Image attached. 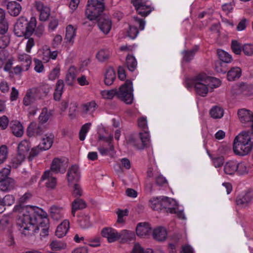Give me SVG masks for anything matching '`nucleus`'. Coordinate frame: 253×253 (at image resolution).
<instances>
[{
    "label": "nucleus",
    "instance_id": "1",
    "mask_svg": "<svg viewBox=\"0 0 253 253\" xmlns=\"http://www.w3.org/2000/svg\"><path fill=\"white\" fill-rule=\"evenodd\" d=\"M13 211L18 213L16 225L22 235L29 237L40 230L41 236L48 235L49 222L46 212L41 210L39 213L32 207L21 205L15 206Z\"/></svg>",
    "mask_w": 253,
    "mask_h": 253
},
{
    "label": "nucleus",
    "instance_id": "2",
    "mask_svg": "<svg viewBox=\"0 0 253 253\" xmlns=\"http://www.w3.org/2000/svg\"><path fill=\"white\" fill-rule=\"evenodd\" d=\"M251 133L249 131H243L235 137L233 149L236 155L245 156L252 150L253 139L250 136Z\"/></svg>",
    "mask_w": 253,
    "mask_h": 253
},
{
    "label": "nucleus",
    "instance_id": "3",
    "mask_svg": "<svg viewBox=\"0 0 253 253\" xmlns=\"http://www.w3.org/2000/svg\"><path fill=\"white\" fill-rule=\"evenodd\" d=\"M37 25V20L34 17L31 18L29 21L24 17H20L14 27V32L17 37H30L34 33Z\"/></svg>",
    "mask_w": 253,
    "mask_h": 253
},
{
    "label": "nucleus",
    "instance_id": "4",
    "mask_svg": "<svg viewBox=\"0 0 253 253\" xmlns=\"http://www.w3.org/2000/svg\"><path fill=\"white\" fill-rule=\"evenodd\" d=\"M185 82L187 88L194 86L196 93L202 97L206 96L211 89L205 73L199 74L192 79H186Z\"/></svg>",
    "mask_w": 253,
    "mask_h": 253
},
{
    "label": "nucleus",
    "instance_id": "5",
    "mask_svg": "<svg viewBox=\"0 0 253 253\" xmlns=\"http://www.w3.org/2000/svg\"><path fill=\"white\" fill-rule=\"evenodd\" d=\"M104 0H88L85 15L90 20H95L103 11Z\"/></svg>",
    "mask_w": 253,
    "mask_h": 253
},
{
    "label": "nucleus",
    "instance_id": "6",
    "mask_svg": "<svg viewBox=\"0 0 253 253\" xmlns=\"http://www.w3.org/2000/svg\"><path fill=\"white\" fill-rule=\"evenodd\" d=\"M117 97L127 104H131L133 100L132 83L126 80L117 89Z\"/></svg>",
    "mask_w": 253,
    "mask_h": 253
},
{
    "label": "nucleus",
    "instance_id": "7",
    "mask_svg": "<svg viewBox=\"0 0 253 253\" xmlns=\"http://www.w3.org/2000/svg\"><path fill=\"white\" fill-rule=\"evenodd\" d=\"M163 203V209L167 210V212L176 214L180 219H185L183 211L178 209V206L175 200L168 197L164 196Z\"/></svg>",
    "mask_w": 253,
    "mask_h": 253
},
{
    "label": "nucleus",
    "instance_id": "8",
    "mask_svg": "<svg viewBox=\"0 0 253 253\" xmlns=\"http://www.w3.org/2000/svg\"><path fill=\"white\" fill-rule=\"evenodd\" d=\"M148 0H131V3L138 14L145 17L152 11Z\"/></svg>",
    "mask_w": 253,
    "mask_h": 253
},
{
    "label": "nucleus",
    "instance_id": "9",
    "mask_svg": "<svg viewBox=\"0 0 253 253\" xmlns=\"http://www.w3.org/2000/svg\"><path fill=\"white\" fill-rule=\"evenodd\" d=\"M133 24V25L129 26V29L127 32V36L131 39H134L139 33L136 26H139L140 30H143L145 27V22L143 19L134 17Z\"/></svg>",
    "mask_w": 253,
    "mask_h": 253
},
{
    "label": "nucleus",
    "instance_id": "10",
    "mask_svg": "<svg viewBox=\"0 0 253 253\" xmlns=\"http://www.w3.org/2000/svg\"><path fill=\"white\" fill-rule=\"evenodd\" d=\"M237 115L241 123L251 125L252 133H253V113L249 110L242 108L238 110Z\"/></svg>",
    "mask_w": 253,
    "mask_h": 253
},
{
    "label": "nucleus",
    "instance_id": "11",
    "mask_svg": "<svg viewBox=\"0 0 253 253\" xmlns=\"http://www.w3.org/2000/svg\"><path fill=\"white\" fill-rule=\"evenodd\" d=\"M67 167V163L63 159L54 158L51 163L50 169L51 172L64 173Z\"/></svg>",
    "mask_w": 253,
    "mask_h": 253
},
{
    "label": "nucleus",
    "instance_id": "12",
    "mask_svg": "<svg viewBox=\"0 0 253 253\" xmlns=\"http://www.w3.org/2000/svg\"><path fill=\"white\" fill-rule=\"evenodd\" d=\"M35 6L36 9L40 12V19L41 21H45L49 17L50 14V9L47 5L40 1H36L35 3Z\"/></svg>",
    "mask_w": 253,
    "mask_h": 253
},
{
    "label": "nucleus",
    "instance_id": "13",
    "mask_svg": "<svg viewBox=\"0 0 253 253\" xmlns=\"http://www.w3.org/2000/svg\"><path fill=\"white\" fill-rule=\"evenodd\" d=\"M253 194L250 191H246L239 194L236 198V202L237 205L245 207L252 201Z\"/></svg>",
    "mask_w": 253,
    "mask_h": 253
},
{
    "label": "nucleus",
    "instance_id": "14",
    "mask_svg": "<svg viewBox=\"0 0 253 253\" xmlns=\"http://www.w3.org/2000/svg\"><path fill=\"white\" fill-rule=\"evenodd\" d=\"M67 177L69 183L77 182L81 177L79 167L76 165L72 166L68 169Z\"/></svg>",
    "mask_w": 253,
    "mask_h": 253
},
{
    "label": "nucleus",
    "instance_id": "15",
    "mask_svg": "<svg viewBox=\"0 0 253 253\" xmlns=\"http://www.w3.org/2000/svg\"><path fill=\"white\" fill-rule=\"evenodd\" d=\"M49 211L51 218L54 220L58 221L64 216V209L62 207L52 205L50 207Z\"/></svg>",
    "mask_w": 253,
    "mask_h": 253
},
{
    "label": "nucleus",
    "instance_id": "16",
    "mask_svg": "<svg viewBox=\"0 0 253 253\" xmlns=\"http://www.w3.org/2000/svg\"><path fill=\"white\" fill-rule=\"evenodd\" d=\"M101 234L103 237L107 239L109 243H112L118 240L119 233L112 228H103L101 231Z\"/></svg>",
    "mask_w": 253,
    "mask_h": 253
},
{
    "label": "nucleus",
    "instance_id": "17",
    "mask_svg": "<svg viewBox=\"0 0 253 253\" xmlns=\"http://www.w3.org/2000/svg\"><path fill=\"white\" fill-rule=\"evenodd\" d=\"M98 25L103 33L107 34L111 29L112 22L108 17L102 16L99 18Z\"/></svg>",
    "mask_w": 253,
    "mask_h": 253
},
{
    "label": "nucleus",
    "instance_id": "18",
    "mask_svg": "<svg viewBox=\"0 0 253 253\" xmlns=\"http://www.w3.org/2000/svg\"><path fill=\"white\" fill-rule=\"evenodd\" d=\"M54 135L51 133H47L45 134L44 137L42 139L41 143L39 144V147H41L42 150H48L52 146Z\"/></svg>",
    "mask_w": 253,
    "mask_h": 253
},
{
    "label": "nucleus",
    "instance_id": "19",
    "mask_svg": "<svg viewBox=\"0 0 253 253\" xmlns=\"http://www.w3.org/2000/svg\"><path fill=\"white\" fill-rule=\"evenodd\" d=\"M10 128L13 135L17 137H21L24 133L23 126L19 121H11L10 123Z\"/></svg>",
    "mask_w": 253,
    "mask_h": 253
},
{
    "label": "nucleus",
    "instance_id": "20",
    "mask_svg": "<svg viewBox=\"0 0 253 253\" xmlns=\"http://www.w3.org/2000/svg\"><path fill=\"white\" fill-rule=\"evenodd\" d=\"M42 180H46L45 185L48 188L53 189L56 185V179L52 176V172L49 170L44 172L42 176Z\"/></svg>",
    "mask_w": 253,
    "mask_h": 253
},
{
    "label": "nucleus",
    "instance_id": "21",
    "mask_svg": "<svg viewBox=\"0 0 253 253\" xmlns=\"http://www.w3.org/2000/svg\"><path fill=\"white\" fill-rule=\"evenodd\" d=\"M104 82L107 85H112L116 78L115 70L112 67L107 68L104 73Z\"/></svg>",
    "mask_w": 253,
    "mask_h": 253
},
{
    "label": "nucleus",
    "instance_id": "22",
    "mask_svg": "<svg viewBox=\"0 0 253 253\" xmlns=\"http://www.w3.org/2000/svg\"><path fill=\"white\" fill-rule=\"evenodd\" d=\"M8 12L12 16H18L21 11L22 7L20 3L16 1H9L6 4Z\"/></svg>",
    "mask_w": 253,
    "mask_h": 253
},
{
    "label": "nucleus",
    "instance_id": "23",
    "mask_svg": "<svg viewBox=\"0 0 253 253\" xmlns=\"http://www.w3.org/2000/svg\"><path fill=\"white\" fill-rule=\"evenodd\" d=\"M151 232V227L147 223H139L136 227V233L139 236L143 237L149 235Z\"/></svg>",
    "mask_w": 253,
    "mask_h": 253
},
{
    "label": "nucleus",
    "instance_id": "24",
    "mask_svg": "<svg viewBox=\"0 0 253 253\" xmlns=\"http://www.w3.org/2000/svg\"><path fill=\"white\" fill-rule=\"evenodd\" d=\"M70 227V223L68 220L65 219L61 222L57 227L55 235L58 238H62L67 233Z\"/></svg>",
    "mask_w": 253,
    "mask_h": 253
},
{
    "label": "nucleus",
    "instance_id": "25",
    "mask_svg": "<svg viewBox=\"0 0 253 253\" xmlns=\"http://www.w3.org/2000/svg\"><path fill=\"white\" fill-rule=\"evenodd\" d=\"M17 59L21 63V65L24 67V70H28L32 63L31 56L25 53L18 54Z\"/></svg>",
    "mask_w": 253,
    "mask_h": 253
},
{
    "label": "nucleus",
    "instance_id": "26",
    "mask_svg": "<svg viewBox=\"0 0 253 253\" xmlns=\"http://www.w3.org/2000/svg\"><path fill=\"white\" fill-rule=\"evenodd\" d=\"M44 132V128L42 126H37L34 123H31L27 128L28 136L31 137L35 135H41Z\"/></svg>",
    "mask_w": 253,
    "mask_h": 253
},
{
    "label": "nucleus",
    "instance_id": "27",
    "mask_svg": "<svg viewBox=\"0 0 253 253\" xmlns=\"http://www.w3.org/2000/svg\"><path fill=\"white\" fill-rule=\"evenodd\" d=\"M31 147V145L30 142L27 140H23L18 145V153L25 157V156L28 154Z\"/></svg>",
    "mask_w": 253,
    "mask_h": 253
},
{
    "label": "nucleus",
    "instance_id": "28",
    "mask_svg": "<svg viewBox=\"0 0 253 253\" xmlns=\"http://www.w3.org/2000/svg\"><path fill=\"white\" fill-rule=\"evenodd\" d=\"M76 36V29L72 25H69L67 26L65 41L67 43H71L74 42V39Z\"/></svg>",
    "mask_w": 253,
    "mask_h": 253
},
{
    "label": "nucleus",
    "instance_id": "29",
    "mask_svg": "<svg viewBox=\"0 0 253 253\" xmlns=\"http://www.w3.org/2000/svg\"><path fill=\"white\" fill-rule=\"evenodd\" d=\"M14 187V180L11 178L0 181V190L3 192H8L13 190Z\"/></svg>",
    "mask_w": 253,
    "mask_h": 253
},
{
    "label": "nucleus",
    "instance_id": "30",
    "mask_svg": "<svg viewBox=\"0 0 253 253\" xmlns=\"http://www.w3.org/2000/svg\"><path fill=\"white\" fill-rule=\"evenodd\" d=\"M152 235L156 240L163 241L167 238V232L165 228L159 227L153 230Z\"/></svg>",
    "mask_w": 253,
    "mask_h": 253
},
{
    "label": "nucleus",
    "instance_id": "31",
    "mask_svg": "<svg viewBox=\"0 0 253 253\" xmlns=\"http://www.w3.org/2000/svg\"><path fill=\"white\" fill-rule=\"evenodd\" d=\"M236 161H229L227 162L223 167V171L225 174L229 175H233L237 172Z\"/></svg>",
    "mask_w": 253,
    "mask_h": 253
},
{
    "label": "nucleus",
    "instance_id": "32",
    "mask_svg": "<svg viewBox=\"0 0 253 253\" xmlns=\"http://www.w3.org/2000/svg\"><path fill=\"white\" fill-rule=\"evenodd\" d=\"M86 206L84 201L80 198H76L72 204L71 213L75 216L76 211L84 209Z\"/></svg>",
    "mask_w": 253,
    "mask_h": 253
},
{
    "label": "nucleus",
    "instance_id": "33",
    "mask_svg": "<svg viewBox=\"0 0 253 253\" xmlns=\"http://www.w3.org/2000/svg\"><path fill=\"white\" fill-rule=\"evenodd\" d=\"M118 236V239H120L122 242L125 243L134 240L135 235L133 231L123 230L119 233Z\"/></svg>",
    "mask_w": 253,
    "mask_h": 253
},
{
    "label": "nucleus",
    "instance_id": "34",
    "mask_svg": "<svg viewBox=\"0 0 253 253\" xmlns=\"http://www.w3.org/2000/svg\"><path fill=\"white\" fill-rule=\"evenodd\" d=\"M163 198L164 196L151 198L149 201L151 208L156 211L162 210L163 207Z\"/></svg>",
    "mask_w": 253,
    "mask_h": 253
},
{
    "label": "nucleus",
    "instance_id": "35",
    "mask_svg": "<svg viewBox=\"0 0 253 253\" xmlns=\"http://www.w3.org/2000/svg\"><path fill=\"white\" fill-rule=\"evenodd\" d=\"M236 169H237L236 173L239 175L246 174L250 170V166L246 162L238 163L236 161Z\"/></svg>",
    "mask_w": 253,
    "mask_h": 253
},
{
    "label": "nucleus",
    "instance_id": "36",
    "mask_svg": "<svg viewBox=\"0 0 253 253\" xmlns=\"http://www.w3.org/2000/svg\"><path fill=\"white\" fill-rule=\"evenodd\" d=\"M9 230H14L10 223L9 219L7 217H3L0 219V233L6 231L8 232Z\"/></svg>",
    "mask_w": 253,
    "mask_h": 253
},
{
    "label": "nucleus",
    "instance_id": "37",
    "mask_svg": "<svg viewBox=\"0 0 253 253\" xmlns=\"http://www.w3.org/2000/svg\"><path fill=\"white\" fill-rule=\"evenodd\" d=\"M242 71L239 67L231 68L227 73V79L229 81H233L239 79L241 75Z\"/></svg>",
    "mask_w": 253,
    "mask_h": 253
},
{
    "label": "nucleus",
    "instance_id": "38",
    "mask_svg": "<svg viewBox=\"0 0 253 253\" xmlns=\"http://www.w3.org/2000/svg\"><path fill=\"white\" fill-rule=\"evenodd\" d=\"M64 87V83L63 80H59L56 84V87L54 93V98L56 100H59L60 99L63 93Z\"/></svg>",
    "mask_w": 253,
    "mask_h": 253
},
{
    "label": "nucleus",
    "instance_id": "39",
    "mask_svg": "<svg viewBox=\"0 0 253 253\" xmlns=\"http://www.w3.org/2000/svg\"><path fill=\"white\" fill-rule=\"evenodd\" d=\"M16 231L14 230H9L8 232L6 233L5 244L8 247H14L16 245L14 237Z\"/></svg>",
    "mask_w": 253,
    "mask_h": 253
},
{
    "label": "nucleus",
    "instance_id": "40",
    "mask_svg": "<svg viewBox=\"0 0 253 253\" xmlns=\"http://www.w3.org/2000/svg\"><path fill=\"white\" fill-rule=\"evenodd\" d=\"M78 70L75 66H72L69 68L66 77V81L68 84L71 85V82L75 79Z\"/></svg>",
    "mask_w": 253,
    "mask_h": 253
},
{
    "label": "nucleus",
    "instance_id": "41",
    "mask_svg": "<svg viewBox=\"0 0 253 253\" xmlns=\"http://www.w3.org/2000/svg\"><path fill=\"white\" fill-rule=\"evenodd\" d=\"M198 46H196L191 50L183 51V60L186 62H190L194 58V56L196 52L198 51Z\"/></svg>",
    "mask_w": 253,
    "mask_h": 253
},
{
    "label": "nucleus",
    "instance_id": "42",
    "mask_svg": "<svg viewBox=\"0 0 253 253\" xmlns=\"http://www.w3.org/2000/svg\"><path fill=\"white\" fill-rule=\"evenodd\" d=\"M211 116L213 119H220L224 114V111L219 106H214L210 110Z\"/></svg>",
    "mask_w": 253,
    "mask_h": 253
},
{
    "label": "nucleus",
    "instance_id": "43",
    "mask_svg": "<svg viewBox=\"0 0 253 253\" xmlns=\"http://www.w3.org/2000/svg\"><path fill=\"white\" fill-rule=\"evenodd\" d=\"M102 97L106 100H111L115 96L117 97V88L110 90H103L100 92Z\"/></svg>",
    "mask_w": 253,
    "mask_h": 253
},
{
    "label": "nucleus",
    "instance_id": "44",
    "mask_svg": "<svg viewBox=\"0 0 253 253\" xmlns=\"http://www.w3.org/2000/svg\"><path fill=\"white\" fill-rule=\"evenodd\" d=\"M126 64L128 69L130 71L133 72L136 68L137 63L134 56L128 55L126 58Z\"/></svg>",
    "mask_w": 253,
    "mask_h": 253
},
{
    "label": "nucleus",
    "instance_id": "45",
    "mask_svg": "<svg viewBox=\"0 0 253 253\" xmlns=\"http://www.w3.org/2000/svg\"><path fill=\"white\" fill-rule=\"evenodd\" d=\"M217 56L220 61L223 63H229L232 60L231 56L227 52L221 49L217 50Z\"/></svg>",
    "mask_w": 253,
    "mask_h": 253
},
{
    "label": "nucleus",
    "instance_id": "46",
    "mask_svg": "<svg viewBox=\"0 0 253 253\" xmlns=\"http://www.w3.org/2000/svg\"><path fill=\"white\" fill-rule=\"evenodd\" d=\"M97 107V105L95 101L92 100L90 102H87L83 105L84 111L86 113H92L94 112Z\"/></svg>",
    "mask_w": 253,
    "mask_h": 253
},
{
    "label": "nucleus",
    "instance_id": "47",
    "mask_svg": "<svg viewBox=\"0 0 253 253\" xmlns=\"http://www.w3.org/2000/svg\"><path fill=\"white\" fill-rule=\"evenodd\" d=\"M130 253H154L152 250L147 249L144 250L139 244H135ZM155 253H164L162 251H157Z\"/></svg>",
    "mask_w": 253,
    "mask_h": 253
},
{
    "label": "nucleus",
    "instance_id": "48",
    "mask_svg": "<svg viewBox=\"0 0 253 253\" xmlns=\"http://www.w3.org/2000/svg\"><path fill=\"white\" fill-rule=\"evenodd\" d=\"M50 247L52 251H58L65 249L66 244L63 242L55 240L50 244Z\"/></svg>",
    "mask_w": 253,
    "mask_h": 253
},
{
    "label": "nucleus",
    "instance_id": "49",
    "mask_svg": "<svg viewBox=\"0 0 253 253\" xmlns=\"http://www.w3.org/2000/svg\"><path fill=\"white\" fill-rule=\"evenodd\" d=\"M110 56V53L109 50L101 49L96 54L97 59L100 62H104L108 60Z\"/></svg>",
    "mask_w": 253,
    "mask_h": 253
},
{
    "label": "nucleus",
    "instance_id": "50",
    "mask_svg": "<svg viewBox=\"0 0 253 253\" xmlns=\"http://www.w3.org/2000/svg\"><path fill=\"white\" fill-rule=\"evenodd\" d=\"M25 157L23 156L22 155H19L18 153L17 155L14 157L11 161V167H12L14 169L17 168L19 165L21 164L22 162L24 160Z\"/></svg>",
    "mask_w": 253,
    "mask_h": 253
},
{
    "label": "nucleus",
    "instance_id": "51",
    "mask_svg": "<svg viewBox=\"0 0 253 253\" xmlns=\"http://www.w3.org/2000/svg\"><path fill=\"white\" fill-rule=\"evenodd\" d=\"M34 101L32 91L31 89L28 90L23 98V103L25 106L31 105Z\"/></svg>",
    "mask_w": 253,
    "mask_h": 253
},
{
    "label": "nucleus",
    "instance_id": "52",
    "mask_svg": "<svg viewBox=\"0 0 253 253\" xmlns=\"http://www.w3.org/2000/svg\"><path fill=\"white\" fill-rule=\"evenodd\" d=\"M113 150L114 146L112 143H107V146L103 145L98 148V150L102 156L107 155L110 151H112Z\"/></svg>",
    "mask_w": 253,
    "mask_h": 253
},
{
    "label": "nucleus",
    "instance_id": "53",
    "mask_svg": "<svg viewBox=\"0 0 253 253\" xmlns=\"http://www.w3.org/2000/svg\"><path fill=\"white\" fill-rule=\"evenodd\" d=\"M1 202L4 208L5 206H10L14 203L15 198L13 195L8 194L1 198Z\"/></svg>",
    "mask_w": 253,
    "mask_h": 253
},
{
    "label": "nucleus",
    "instance_id": "54",
    "mask_svg": "<svg viewBox=\"0 0 253 253\" xmlns=\"http://www.w3.org/2000/svg\"><path fill=\"white\" fill-rule=\"evenodd\" d=\"M206 80L208 81L209 86H210V89L211 90L214 88H216L219 86L220 84V81L219 79L208 76L206 75Z\"/></svg>",
    "mask_w": 253,
    "mask_h": 253
},
{
    "label": "nucleus",
    "instance_id": "55",
    "mask_svg": "<svg viewBox=\"0 0 253 253\" xmlns=\"http://www.w3.org/2000/svg\"><path fill=\"white\" fill-rule=\"evenodd\" d=\"M91 124L90 123H87L84 124L81 127V129L79 132V138L80 140L83 141L84 140L86 134L90 129Z\"/></svg>",
    "mask_w": 253,
    "mask_h": 253
},
{
    "label": "nucleus",
    "instance_id": "56",
    "mask_svg": "<svg viewBox=\"0 0 253 253\" xmlns=\"http://www.w3.org/2000/svg\"><path fill=\"white\" fill-rule=\"evenodd\" d=\"M50 116L51 113L48 111L47 108H44L42 109V112L39 117L40 122L42 124L46 123L49 120Z\"/></svg>",
    "mask_w": 253,
    "mask_h": 253
},
{
    "label": "nucleus",
    "instance_id": "57",
    "mask_svg": "<svg viewBox=\"0 0 253 253\" xmlns=\"http://www.w3.org/2000/svg\"><path fill=\"white\" fill-rule=\"evenodd\" d=\"M10 41L9 35L0 34V48L4 49L9 44Z\"/></svg>",
    "mask_w": 253,
    "mask_h": 253
},
{
    "label": "nucleus",
    "instance_id": "58",
    "mask_svg": "<svg viewBox=\"0 0 253 253\" xmlns=\"http://www.w3.org/2000/svg\"><path fill=\"white\" fill-rule=\"evenodd\" d=\"M8 148L3 145L0 147V165L3 163L7 158Z\"/></svg>",
    "mask_w": 253,
    "mask_h": 253
},
{
    "label": "nucleus",
    "instance_id": "59",
    "mask_svg": "<svg viewBox=\"0 0 253 253\" xmlns=\"http://www.w3.org/2000/svg\"><path fill=\"white\" fill-rule=\"evenodd\" d=\"M128 211L127 209L121 210L118 209L116 212L118 215L117 222L120 223H123L125 222L124 217L128 215Z\"/></svg>",
    "mask_w": 253,
    "mask_h": 253
},
{
    "label": "nucleus",
    "instance_id": "60",
    "mask_svg": "<svg viewBox=\"0 0 253 253\" xmlns=\"http://www.w3.org/2000/svg\"><path fill=\"white\" fill-rule=\"evenodd\" d=\"M139 137L141 140L142 146L141 148H143L146 146L149 141V134L147 131L144 130L139 133Z\"/></svg>",
    "mask_w": 253,
    "mask_h": 253
},
{
    "label": "nucleus",
    "instance_id": "61",
    "mask_svg": "<svg viewBox=\"0 0 253 253\" xmlns=\"http://www.w3.org/2000/svg\"><path fill=\"white\" fill-rule=\"evenodd\" d=\"M60 71V67L58 65L56 66L51 71L48 75V79L51 81L55 80L56 78L59 77Z\"/></svg>",
    "mask_w": 253,
    "mask_h": 253
},
{
    "label": "nucleus",
    "instance_id": "62",
    "mask_svg": "<svg viewBox=\"0 0 253 253\" xmlns=\"http://www.w3.org/2000/svg\"><path fill=\"white\" fill-rule=\"evenodd\" d=\"M41 147H39V145H38L37 146L33 147L31 151L29 152V155L28 157V159L30 161H32V160L34 159V157L37 156L38 154H39L42 151H43V150H42V149H41Z\"/></svg>",
    "mask_w": 253,
    "mask_h": 253
},
{
    "label": "nucleus",
    "instance_id": "63",
    "mask_svg": "<svg viewBox=\"0 0 253 253\" xmlns=\"http://www.w3.org/2000/svg\"><path fill=\"white\" fill-rule=\"evenodd\" d=\"M231 47L233 52L236 54H240L242 50V47L240 43L236 41L232 42Z\"/></svg>",
    "mask_w": 253,
    "mask_h": 253
},
{
    "label": "nucleus",
    "instance_id": "64",
    "mask_svg": "<svg viewBox=\"0 0 253 253\" xmlns=\"http://www.w3.org/2000/svg\"><path fill=\"white\" fill-rule=\"evenodd\" d=\"M242 50L244 54L248 56H251L253 54V44H245L242 46Z\"/></svg>",
    "mask_w": 253,
    "mask_h": 253
}]
</instances>
